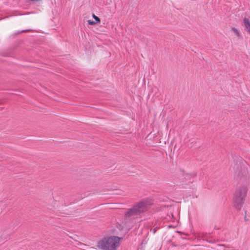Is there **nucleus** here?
<instances>
[{
	"label": "nucleus",
	"mask_w": 250,
	"mask_h": 250,
	"mask_svg": "<svg viewBox=\"0 0 250 250\" xmlns=\"http://www.w3.org/2000/svg\"><path fill=\"white\" fill-rule=\"evenodd\" d=\"M151 203L148 202V200L144 199L138 203L132 208L128 209L125 213V218L126 221L130 219H135L136 216L142 212L145 211L147 209L148 206L150 205Z\"/></svg>",
	"instance_id": "f257e3e1"
},
{
	"label": "nucleus",
	"mask_w": 250,
	"mask_h": 250,
	"mask_svg": "<svg viewBox=\"0 0 250 250\" xmlns=\"http://www.w3.org/2000/svg\"><path fill=\"white\" fill-rule=\"evenodd\" d=\"M135 221H132V223H134Z\"/></svg>",
	"instance_id": "1a4fd4ad"
},
{
	"label": "nucleus",
	"mask_w": 250,
	"mask_h": 250,
	"mask_svg": "<svg viewBox=\"0 0 250 250\" xmlns=\"http://www.w3.org/2000/svg\"><path fill=\"white\" fill-rule=\"evenodd\" d=\"M120 240L118 236L104 238L98 242V246L104 250H116L119 245Z\"/></svg>",
	"instance_id": "f03ea898"
},
{
	"label": "nucleus",
	"mask_w": 250,
	"mask_h": 250,
	"mask_svg": "<svg viewBox=\"0 0 250 250\" xmlns=\"http://www.w3.org/2000/svg\"><path fill=\"white\" fill-rule=\"evenodd\" d=\"M247 192V187L243 186L238 188L234 195L233 204L234 207L238 209L241 208L244 203Z\"/></svg>",
	"instance_id": "7ed1b4c3"
},
{
	"label": "nucleus",
	"mask_w": 250,
	"mask_h": 250,
	"mask_svg": "<svg viewBox=\"0 0 250 250\" xmlns=\"http://www.w3.org/2000/svg\"><path fill=\"white\" fill-rule=\"evenodd\" d=\"M87 22L90 25H94V24H97V23L96 22H95L94 21H91V20H88Z\"/></svg>",
	"instance_id": "0eeeda50"
},
{
	"label": "nucleus",
	"mask_w": 250,
	"mask_h": 250,
	"mask_svg": "<svg viewBox=\"0 0 250 250\" xmlns=\"http://www.w3.org/2000/svg\"><path fill=\"white\" fill-rule=\"evenodd\" d=\"M245 220H247V219H246V216H245Z\"/></svg>",
	"instance_id": "6e6552de"
},
{
	"label": "nucleus",
	"mask_w": 250,
	"mask_h": 250,
	"mask_svg": "<svg viewBox=\"0 0 250 250\" xmlns=\"http://www.w3.org/2000/svg\"><path fill=\"white\" fill-rule=\"evenodd\" d=\"M244 26L245 29L250 34V22L247 19L244 20Z\"/></svg>",
	"instance_id": "20e7f679"
},
{
	"label": "nucleus",
	"mask_w": 250,
	"mask_h": 250,
	"mask_svg": "<svg viewBox=\"0 0 250 250\" xmlns=\"http://www.w3.org/2000/svg\"><path fill=\"white\" fill-rule=\"evenodd\" d=\"M93 18L95 20V22H96L97 23H99L100 22V19L96 16L95 14H93L92 15Z\"/></svg>",
	"instance_id": "423d86ee"
},
{
	"label": "nucleus",
	"mask_w": 250,
	"mask_h": 250,
	"mask_svg": "<svg viewBox=\"0 0 250 250\" xmlns=\"http://www.w3.org/2000/svg\"><path fill=\"white\" fill-rule=\"evenodd\" d=\"M231 30L234 33V34L238 38H240L241 35L239 31L234 27H232Z\"/></svg>",
	"instance_id": "39448f33"
}]
</instances>
